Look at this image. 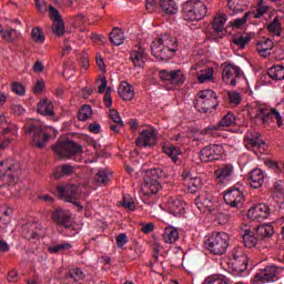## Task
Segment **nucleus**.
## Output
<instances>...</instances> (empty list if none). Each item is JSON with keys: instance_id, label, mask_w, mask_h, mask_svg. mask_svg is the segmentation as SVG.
<instances>
[{"instance_id": "obj_1", "label": "nucleus", "mask_w": 284, "mask_h": 284, "mask_svg": "<svg viewBox=\"0 0 284 284\" xmlns=\"http://www.w3.org/2000/svg\"><path fill=\"white\" fill-rule=\"evenodd\" d=\"M110 181V175L105 170H99L92 181L87 184H80L79 186L74 184L59 185L57 192L60 199H63L67 203H72L77 205L78 210H83L81 204V199H85L90 194V190H97L98 185H105Z\"/></svg>"}, {"instance_id": "obj_2", "label": "nucleus", "mask_w": 284, "mask_h": 284, "mask_svg": "<svg viewBox=\"0 0 284 284\" xmlns=\"http://www.w3.org/2000/svg\"><path fill=\"white\" fill-rule=\"evenodd\" d=\"M151 52L153 57L162 61L172 59V55L176 52V39L168 33L159 36L152 41Z\"/></svg>"}, {"instance_id": "obj_3", "label": "nucleus", "mask_w": 284, "mask_h": 284, "mask_svg": "<svg viewBox=\"0 0 284 284\" xmlns=\"http://www.w3.org/2000/svg\"><path fill=\"white\" fill-rule=\"evenodd\" d=\"M248 112L252 116L258 119L263 125H270L275 119L277 128H283V115L274 108H270L258 102H253Z\"/></svg>"}, {"instance_id": "obj_4", "label": "nucleus", "mask_w": 284, "mask_h": 284, "mask_svg": "<svg viewBox=\"0 0 284 284\" xmlns=\"http://www.w3.org/2000/svg\"><path fill=\"white\" fill-rule=\"evenodd\" d=\"M53 152L59 159H73L75 162L83 161V146L74 141L58 142L53 145Z\"/></svg>"}, {"instance_id": "obj_5", "label": "nucleus", "mask_w": 284, "mask_h": 284, "mask_svg": "<svg viewBox=\"0 0 284 284\" xmlns=\"http://www.w3.org/2000/svg\"><path fill=\"white\" fill-rule=\"evenodd\" d=\"M207 14V7L200 0H189L182 7L184 21H201Z\"/></svg>"}, {"instance_id": "obj_6", "label": "nucleus", "mask_w": 284, "mask_h": 284, "mask_svg": "<svg viewBox=\"0 0 284 284\" xmlns=\"http://www.w3.org/2000/svg\"><path fill=\"white\" fill-rule=\"evenodd\" d=\"M204 245L212 254H225L230 247V235L225 232L213 233L205 240Z\"/></svg>"}, {"instance_id": "obj_7", "label": "nucleus", "mask_w": 284, "mask_h": 284, "mask_svg": "<svg viewBox=\"0 0 284 284\" xmlns=\"http://www.w3.org/2000/svg\"><path fill=\"white\" fill-rule=\"evenodd\" d=\"M219 106V100H216V93L213 90L200 91L195 98V109L197 112L207 114Z\"/></svg>"}, {"instance_id": "obj_8", "label": "nucleus", "mask_w": 284, "mask_h": 284, "mask_svg": "<svg viewBox=\"0 0 284 284\" xmlns=\"http://www.w3.org/2000/svg\"><path fill=\"white\" fill-rule=\"evenodd\" d=\"M161 179H165V172L161 169H153L149 172V176L141 186L144 196H152V194L159 193V190H161Z\"/></svg>"}, {"instance_id": "obj_9", "label": "nucleus", "mask_w": 284, "mask_h": 284, "mask_svg": "<svg viewBox=\"0 0 284 284\" xmlns=\"http://www.w3.org/2000/svg\"><path fill=\"white\" fill-rule=\"evenodd\" d=\"M51 219L57 225H61L64 230H70L71 234H69V236L79 234V230H77V224H74V220H72V213L70 210L57 207L51 213Z\"/></svg>"}, {"instance_id": "obj_10", "label": "nucleus", "mask_w": 284, "mask_h": 284, "mask_svg": "<svg viewBox=\"0 0 284 284\" xmlns=\"http://www.w3.org/2000/svg\"><path fill=\"white\" fill-rule=\"evenodd\" d=\"M17 161L12 159L0 161V187L14 184V179L19 175Z\"/></svg>"}, {"instance_id": "obj_11", "label": "nucleus", "mask_w": 284, "mask_h": 284, "mask_svg": "<svg viewBox=\"0 0 284 284\" xmlns=\"http://www.w3.org/2000/svg\"><path fill=\"white\" fill-rule=\"evenodd\" d=\"M23 130L26 134L32 135L33 145L36 148H44L50 139V133L39 124H26Z\"/></svg>"}, {"instance_id": "obj_12", "label": "nucleus", "mask_w": 284, "mask_h": 284, "mask_svg": "<svg viewBox=\"0 0 284 284\" xmlns=\"http://www.w3.org/2000/svg\"><path fill=\"white\" fill-rule=\"evenodd\" d=\"M225 155V149L221 144H210L200 151V159L202 163H210L212 161H220Z\"/></svg>"}, {"instance_id": "obj_13", "label": "nucleus", "mask_w": 284, "mask_h": 284, "mask_svg": "<svg viewBox=\"0 0 284 284\" xmlns=\"http://www.w3.org/2000/svg\"><path fill=\"white\" fill-rule=\"evenodd\" d=\"M159 139V132L154 128H148L140 132V135L135 140L138 148H153L156 145Z\"/></svg>"}, {"instance_id": "obj_14", "label": "nucleus", "mask_w": 284, "mask_h": 284, "mask_svg": "<svg viewBox=\"0 0 284 284\" xmlns=\"http://www.w3.org/2000/svg\"><path fill=\"white\" fill-rule=\"evenodd\" d=\"M278 274H281V270H278V267L266 266L264 270H261L258 273L255 274L253 283H275V281H278Z\"/></svg>"}, {"instance_id": "obj_15", "label": "nucleus", "mask_w": 284, "mask_h": 284, "mask_svg": "<svg viewBox=\"0 0 284 284\" xmlns=\"http://www.w3.org/2000/svg\"><path fill=\"white\" fill-rule=\"evenodd\" d=\"M162 210H164V212H169V214H172L173 216H183V214H185V210H187V204L179 197H170L162 205Z\"/></svg>"}, {"instance_id": "obj_16", "label": "nucleus", "mask_w": 284, "mask_h": 284, "mask_svg": "<svg viewBox=\"0 0 284 284\" xmlns=\"http://www.w3.org/2000/svg\"><path fill=\"white\" fill-rule=\"evenodd\" d=\"M270 214H272L270 206L265 203H260V204L251 206L248 209L247 217L251 221L261 223V222L265 221L266 219H270Z\"/></svg>"}, {"instance_id": "obj_17", "label": "nucleus", "mask_w": 284, "mask_h": 284, "mask_svg": "<svg viewBox=\"0 0 284 284\" xmlns=\"http://www.w3.org/2000/svg\"><path fill=\"white\" fill-rule=\"evenodd\" d=\"M241 77H243V71L236 65L227 64L222 71V81L226 85H236Z\"/></svg>"}, {"instance_id": "obj_18", "label": "nucleus", "mask_w": 284, "mask_h": 284, "mask_svg": "<svg viewBox=\"0 0 284 284\" xmlns=\"http://www.w3.org/2000/svg\"><path fill=\"white\" fill-rule=\"evenodd\" d=\"M224 201L226 205H230V207H243V203L245 201V197L243 195V191L239 189H231L225 192L224 194Z\"/></svg>"}, {"instance_id": "obj_19", "label": "nucleus", "mask_w": 284, "mask_h": 284, "mask_svg": "<svg viewBox=\"0 0 284 284\" xmlns=\"http://www.w3.org/2000/svg\"><path fill=\"white\" fill-rule=\"evenodd\" d=\"M233 265L235 272H245L247 270V255L242 247L232 251Z\"/></svg>"}, {"instance_id": "obj_20", "label": "nucleus", "mask_w": 284, "mask_h": 284, "mask_svg": "<svg viewBox=\"0 0 284 284\" xmlns=\"http://www.w3.org/2000/svg\"><path fill=\"white\" fill-rule=\"evenodd\" d=\"M195 205L197 210H207L209 212H212L214 210V205H216V199L212 193H207L206 191H203L196 199H195Z\"/></svg>"}, {"instance_id": "obj_21", "label": "nucleus", "mask_w": 284, "mask_h": 284, "mask_svg": "<svg viewBox=\"0 0 284 284\" xmlns=\"http://www.w3.org/2000/svg\"><path fill=\"white\" fill-rule=\"evenodd\" d=\"M182 179L184 180L185 185L191 194L199 192L200 187L203 185L201 178L192 176V172L190 171H183Z\"/></svg>"}, {"instance_id": "obj_22", "label": "nucleus", "mask_w": 284, "mask_h": 284, "mask_svg": "<svg viewBox=\"0 0 284 284\" xmlns=\"http://www.w3.org/2000/svg\"><path fill=\"white\" fill-rule=\"evenodd\" d=\"M274 49V41L270 38H260L256 43V50L260 55L264 59H267L270 54H272V50Z\"/></svg>"}, {"instance_id": "obj_23", "label": "nucleus", "mask_w": 284, "mask_h": 284, "mask_svg": "<svg viewBox=\"0 0 284 284\" xmlns=\"http://www.w3.org/2000/svg\"><path fill=\"white\" fill-rule=\"evenodd\" d=\"M256 229H253L248 225L242 226V240L245 245V247H256V243L258 242V239L254 234Z\"/></svg>"}, {"instance_id": "obj_24", "label": "nucleus", "mask_w": 284, "mask_h": 284, "mask_svg": "<svg viewBox=\"0 0 284 284\" xmlns=\"http://www.w3.org/2000/svg\"><path fill=\"white\" fill-rule=\"evenodd\" d=\"M268 19H273L267 26L270 34H272V37H281L283 32V26L281 24V20L278 19V13L276 11H271L268 14Z\"/></svg>"}, {"instance_id": "obj_25", "label": "nucleus", "mask_w": 284, "mask_h": 284, "mask_svg": "<svg viewBox=\"0 0 284 284\" xmlns=\"http://www.w3.org/2000/svg\"><path fill=\"white\" fill-rule=\"evenodd\" d=\"M232 174H234V166L231 164H223L217 170H215V179L219 181V183H227Z\"/></svg>"}, {"instance_id": "obj_26", "label": "nucleus", "mask_w": 284, "mask_h": 284, "mask_svg": "<svg viewBox=\"0 0 284 284\" xmlns=\"http://www.w3.org/2000/svg\"><path fill=\"white\" fill-rule=\"evenodd\" d=\"M236 118L232 112L226 113L222 120L220 121V125H210L204 130V134H212L214 130H219V128H230V125H234Z\"/></svg>"}, {"instance_id": "obj_27", "label": "nucleus", "mask_w": 284, "mask_h": 284, "mask_svg": "<svg viewBox=\"0 0 284 284\" xmlns=\"http://www.w3.org/2000/svg\"><path fill=\"white\" fill-rule=\"evenodd\" d=\"M11 219L12 209L7 207L6 205H0V230L2 232H8Z\"/></svg>"}, {"instance_id": "obj_28", "label": "nucleus", "mask_w": 284, "mask_h": 284, "mask_svg": "<svg viewBox=\"0 0 284 284\" xmlns=\"http://www.w3.org/2000/svg\"><path fill=\"white\" fill-rule=\"evenodd\" d=\"M244 143L247 150H252V148H261L264 142L261 139V133L254 131V132H248L245 135Z\"/></svg>"}, {"instance_id": "obj_29", "label": "nucleus", "mask_w": 284, "mask_h": 284, "mask_svg": "<svg viewBox=\"0 0 284 284\" xmlns=\"http://www.w3.org/2000/svg\"><path fill=\"white\" fill-rule=\"evenodd\" d=\"M247 6H250V0H227V7L231 16L244 12Z\"/></svg>"}, {"instance_id": "obj_30", "label": "nucleus", "mask_w": 284, "mask_h": 284, "mask_svg": "<svg viewBox=\"0 0 284 284\" xmlns=\"http://www.w3.org/2000/svg\"><path fill=\"white\" fill-rule=\"evenodd\" d=\"M265 181V175L261 169H254L250 173V184L254 190H258V187L263 186V182Z\"/></svg>"}, {"instance_id": "obj_31", "label": "nucleus", "mask_w": 284, "mask_h": 284, "mask_svg": "<svg viewBox=\"0 0 284 284\" xmlns=\"http://www.w3.org/2000/svg\"><path fill=\"white\" fill-rule=\"evenodd\" d=\"M130 60L134 68H143V65H145V50L143 48L132 50L130 53Z\"/></svg>"}, {"instance_id": "obj_32", "label": "nucleus", "mask_w": 284, "mask_h": 284, "mask_svg": "<svg viewBox=\"0 0 284 284\" xmlns=\"http://www.w3.org/2000/svg\"><path fill=\"white\" fill-rule=\"evenodd\" d=\"M38 112L42 114V116H54V105L52 101L42 99L38 104Z\"/></svg>"}, {"instance_id": "obj_33", "label": "nucleus", "mask_w": 284, "mask_h": 284, "mask_svg": "<svg viewBox=\"0 0 284 284\" xmlns=\"http://www.w3.org/2000/svg\"><path fill=\"white\" fill-rule=\"evenodd\" d=\"M160 8L165 14H176L179 12V3L175 0H160Z\"/></svg>"}, {"instance_id": "obj_34", "label": "nucleus", "mask_w": 284, "mask_h": 284, "mask_svg": "<svg viewBox=\"0 0 284 284\" xmlns=\"http://www.w3.org/2000/svg\"><path fill=\"white\" fill-rule=\"evenodd\" d=\"M162 239L164 243L172 245L179 241V231L174 226H168L162 234Z\"/></svg>"}, {"instance_id": "obj_35", "label": "nucleus", "mask_w": 284, "mask_h": 284, "mask_svg": "<svg viewBox=\"0 0 284 284\" xmlns=\"http://www.w3.org/2000/svg\"><path fill=\"white\" fill-rule=\"evenodd\" d=\"M271 12H275V11L270 9V7L265 1L261 0L257 3L255 10H253V12H250V14H253L254 19H261V17H265V14L270 17Z\"/></svg>"}, {"instance_id": "obj_36", "label": "nucleus", "mask_w": 284, "mask_h": 284, "mask_svg": "<svg viewBox=\"0 0 284 284\" xmlns=\"http://www.w3.org/2000/svg\"><path fill=\"white\" fill-rule=\"evenodd\" d=\"M120 97L124 101H132L134 99V90H132V85L128 82H122L118 89Z\"/></svg>"}, {"instance_id": "obj_37", "label": "nucleus", "mask_w": 284, "mask_h": 284, "mask_svg": "<svg viewBox=\"0 0 284 284\" xmlns=\"http://www.w3.org/2000/svg\"><path fill=\"white\" fill-rule=\"evenodd\" d=\"M162 150L164 154L172 159L173 163H176V161H179V156H181V149H179V146L165 143L162 145Z\"/></svg>"}, {"instance_id": "obj_38", "label": "nucleus", "mask_w": 284, "mask_h": 284, "mask_svg": "<svg viewBox=\"0 0 284 284\" xmlns=\"http://www.w3.org/2000/svg\"><path fill=\"white\" fill-rule=\"evenodd\" d=\"M109 39L113 45H123L125 41V33H123V30L114 28L110 33Z\"/></svg>"}, {"instance_id": "obj_39", "label": "nucleus", "mask_w": 284, "mask_h": 284, "mask_svg": "<svg viewBox=\"0 0 284 284\" xmlns=\"http://www.w3.org/2000/svg\"><path fill=\"white\" fill-rule=\"evenodd\" d=\"M225 23H227V14L219 13L213 19V30L214 32H223L225 30Z\"/></svg>"}, {"instance_id": "obj_40", "label": "nucleus", "mask_w": 284, "mask_h": 284, "mask_svg": "<svg viewBox=\"0 0 284 284\" xmlns=\"http://www.w3.org/2000/svg\"><path fill=\"white\" fill-rule=\"evenodd\" d=\"M250 41H252V36L250 33L237 34L233 38L234 45L240 48V50H243Z\"/></svg>"}, {"instance_id": "obj_41", "label": "nucleus", "mask_w": 284, "mask_h": 284, "mask_svg": "<svg viewBox=\"0 0 284 284\" xmlns=\"http://www.w3.org/2000/svg\"><path fill=\"white\" fill-rule=\"evenodd\" d=\"M267 74L274 81H283L284 79V67L283 65H273L268 69Z\"/></svg>"}, {"instance_id": "obj_42", "label": "nucleus", "mask_w": 284, "mask_h": 284, "mask_svg": "<svg viewBox=\"0 0 284 284\" xmlns=\"http://www.w3.org/2000/svg\"><path fill=\"white\" fill-rule=\"evenodd\" d=\"M254 232L260 236V239H266L267 236H272L274 234V226L271 224H263L257 227H253Z\"/></svg>"}, {"instance_id": "obj_43", "label": "nucleus", "mask_w": 284, "mask_h": 284, "mask_svg": "<svg viewBox=\"0 0 284 284\" xmlns=\"http://www.w3.org/2000/svg\"><path fill=\"white\" fill-rule=\"evenodd\" d=\"M2 39L3 41H7V43H12L13 41H17L19 37H21V32H19L17 29H10V30H4L2 29Z\"/></svg>"}, {"instance_id": "obj_44", "label": "nucleus", "mask_w": 284, "mask_h": 284, "mask_svg": "<svg viewBox=\"0 0 284 284\" xmlns=\"http://www.w3.org/2000/svg\"><path fill=\"white\" fill-rule=\"evenodd\" d=\"M203 284H230V280L225 275H211L205 278Z\"/></svg>"}, {"instance_id": "obj_45", "label": "nucleus", "mask_w": 284, "mask_h": 284, "mask_svg": "<svg viewBox=\"0 0 284 284\" xmlns=\"http://www.w3.org/2000/svg\"><path fill=\"white\" fill-rule=\"evenodd\" d=\"M31 39L34 41V43H44L45 42V36H43V31H41V28L34 27L31 30Z\"/></svg>"}, {"instance_id": "obj_46", "label": "nucleus", "mask_w": 284, "mask_h": 284, "mask_svg": "<svg viewBox=\"0 0 284 284\" xmlns=\"http://www.w3.org/2000/svg\"><path fill=\"white\" fill-rule=\"evenodd\" d=\"M185 82V75L181 70L171 71V83L173 85H181V83Z\"/></svg>"}, {"instance_id": "obj_47", "label": "nucleus", "mask_w": 284, "mask_h": 284, "mask_svg": "<svg viewBox=\"0 0 284 284\" xmlns=\"http://www.w3.org/2000/svg\"><path fill=\"white\" fill-rule=\"evenodd\" d=\"M214 77V69L207 68L206 70H200V74H197L199 83H205V81L212 80Z\"/></svg>"}, {"instance_id": "obj_48", "label": "nucleus", "mask_w": 284, "mask_h": 284, "mask_svg": "<svg viewBox=\"0 0 284 284\" xmlns=\"http://www.w3.org/2000/svg\"><path fill=\"white\" fill-rule=\"evenodd\" d=\"M93 112H92V106L84 104L78 113V119L79 121H88V119H90L92 116Z\"/></svg>"}, {"instance_id": "obj_49", "label": "nucleus", "mask_w": 284, "mask_h": 284, "mask_svg": "<svg viewBox=\"0 0 284 284\" xmlns=\"http://www.w3.org/2000/svg\"><path fill=\"white\" fill-rule=\"evenodd\" d=\"M34 230H37V223L32 222V223H27L23 226V232H27V234H24L26 239H37V232H34Z\"/></svg>"}, {"instance_id": "obj_50", "label": "nucleus", "mask_w": 284, "mask_h": 284, "mask_svg": "<svg viewBox=\"0 0 284 284\" xmlns=\"http://www.w3.org/2000/svg\"><path fill=\"white\" fill-rule=\"evenodd\" d=\"M52 32L53 34H57V37H63L65 33V24L63 23V20L53 23Z\"/></svg>"}, {"instance_id": "obj_51", "label": "nucleus", "mask_w": 284, "mask_h": 284, "mask_svg": "<svg viewBox=\"0 0 284 284\" xmlns=\"http://www.w3.org/2000/svg\"><path fill=\"white\" fill-rule=\"evenodd\" d=\"M57 172H60V176H70L74 174V166L70 164H63L57 169Z\"/></svg>"}, {"instance_id": "obj_52", "label": "nucleus", "mask_w": 284, "mask_h": 284, "mask_svg": "<svg viewBox=\"0 0 284 284\" xmlns=\"http://www.w3.org/2000/svg\"><path fill=\"white\" fill-rule=\"evenodd\" d=\"M250 12H246L242 18H237L234 21L230 22L233 28H243L247 23L250 18Z\"/></svg>"}, {"instance_id": "obj_53", "label": "nucleus", "mask_w": 284, "mask_h": 284, "mask_svg": "<svg viewBox=\"0 0 284 284\" xmlns=\"http://www.w3.org/2000/svg\"><path fill=\"white\" fill-rule=\"evenodd\" d=\"M109 116L113 123L119 124V126H123V120H121V115L119 114V111L111 109L109 111Z\"/></svg>"}, {"instance_id": "obj_54", "label": "nucleus", "mask_w": 284, "mask_h": 284, "mask_svg": "<svg viewBox=\"0 0 284 284\" xmlns=\"http://www.w3.org/2000/svg\"><path fill=\"white\" fill-rule=\"evenodd\" d=\"M49 17L52 21H54V23L63 21V19L61 18V13H59V10H57L52 6H49Z\"/></svg>"}, {"instance_id": "obj_55", "label": "nucleus", "mask_w": 284, "mask_h": 284, "mask_svg": "<svg viewBox=\"0 0 284 284\" xmlns=\"http://www.w3.org/2000/svg\"><path fill=\"white\" fill-rule=\"evenodd\" d=\"M83 271L81 268H73L70 271V278H72L75 283L83 280Z\"/></svg>"}, {"instance_id": "obj_56", "label": "nucleus", "mask_w": 284, "mask_h": 284, "mask_svg": "<svg viewBox=\"0 0 284 284\" xmlns=\"http://www.w3.org/2000/svg\"><path fill=\"white\" fill-rule=\"evenodd\" d=\"M229 99L232 105H239V103H241V100H242L241 93L236 91L229 92Z\"/></svg>"}, {"instance_id": "obj_57", "label": "nucleus", "mask_w": 284, "mask_h": 284, "mask_svg": "<svg viewBox=\"0 0 284 284\" xmlns=\"http://www.w3.org/2000/svg\"><path fill=\"white\" fill-rule=\"evenodd\" d=\"M11 90L19 97L26 94V88H23L22 84H19V82H13L11 85Z\"/></svg>"}, {"instance_id": "obj_58", "label": "nucleus", "mask_w": 284, "mask_h": 284, "mask_svg": "<svg viewBox=\"0 0 284 284\" xmlns=\"http://www.w3.org/2000/svg\"><path fill=\"white\" fill-rule=\"evenodd\" d=\"M34 3L37 10H39L41 14H45V12H48V3L45 0H37Z\"/></svg>"}, {"instance_id": "obj_59", "label": "nucleus", "mask_w": 284, "mask_h": 284, "mask_svg": "<svg viewBox=\"0 0 284 284\" xmlns=\"http://www.w3.org/2000/svg\"><path fill=\"white\" fill-rule=\"evenodd\" d=\"M104 104L106 108H112V89L108 88L104 94Z\"/></svg>"}, {"instance_id": "obj_60", "label": "nucleus", "mask_w": 284, "mask_h": 284, "mask_svg": "<svg viewBox=\"0 0 284 284\" xmlns=\"http://www.w3.org/2000/svg\"><path fill=\"white\" fill-rule=\"evenodd\" d=\"M123 207H126V210H131L134 211L135 210V205L134 202H132V200H130L129 196H124L123 197V202H122Z\"/></svg>"}, {"instance_id": "obj_61", "label": "nucleus", "mask_w": 284, "mask_h": 284, "mask_svg": "<svg viewBox=\"0 0 284 284\" xmlns=\"http://www.w3.org/2000/svg\"><path fill=\"white\" fill-rule=\"evenodd\" d=\"M43 88H45V82L43 80H38L33 88V92L36 94H39V93L43 92Z\"/></svg>"}, {"instance_id": "obj_62", "label": "nucleus", "mask_w": 284, "mask_h": 284, "mask_svg": "<svg viewBox=\"0 0 284 284\" xmlns=\"http://www.w3.org/2000/svg\"><path fill=\"white\" fill-rule=\"evenodd\" d=\"M160 79L162 81H169L171 83L172 71H168V70L160 71Z\"/></svg>"}, {"instance_id": "obj_63", "label": "nucleus", "mask_w": 284, "mask_h": 284, "mask_svg": "<svg viewBox=\"0 0 284 284\" xmlns=\"http://www.w3.org/2000/svg\"><path fill=\"white\" fill-rule=\"evenodd\" d=\"M116 243H118L119 247H123V245H125V243H128V235H125L124 233H121L116 237Z\"/></svg>"}, {"instance_id": "obj_64", "label": "nucleus", "mask_w": 284, "mask_h": 284, "mask_svg": "<svg viewBox=\"0 0 284 284\" xmlns=\"http://www.w3.org/2000/svg\"><path fill=\"white\" fill-rule=\"evenodd\" d=\"M145 8H146L148 12H154V10H156V1L148 0L145 3Z\"/></svg>"}]
</instances>
